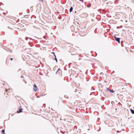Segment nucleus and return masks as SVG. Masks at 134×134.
Segmentation results:
<instances>
[{
    "instance_id": "nucleus-1",
    "label": "nucleus",
    "mask_w": 134,
    "mask_h": 134,
    "mask_svg": "<svg viewBox=\"0 0 134 134\" xmlns=\"http://www.w3.org/2000/svg\"><path fill=\"white\" fill-rule=\"evenodd\" d=\"M114 37L115 39V40L118 42V43H120V38H117L115 36Z\"/></svg>"
},
{
    "instance_id": "nucleus-2",
    "label": "nucleus",
    "mask_w": 134,
    "mask_h": 134,
    "mask_svg": "<svg viewBox=\"0 0 134 134\" xmlns=\"http://www.w3.org/2000/svg\"><path fill=\"white\" fill-rule=\"evenodd\" d=\"M37 90V88L35 84H34V90L35 91H36Z\"/></svg>"
},
{
    "instance_id": "nucleus-3",
    "label": "nucleus",
    "mask_w": 134,
    "mask_h": 134,
    "mask_svg": "<svg viewBox=\"0 0 134 134\" xmlns=\"http://www.w3.org/2000/svg\"><path fill=\"white\" fill-rule=\"evenodd\" d=\"M130 110L131 111L132 113L133 114H134V110H133L131 109H130Z\"/></svg>"
},
{
    "instance_id": "nucleus-4",
    "label": "nucleus",
    "mask_w": 134,
    "mask_h": 134,
    "mask_svg": "<svg viewBox=\"0 0 134 134\" xmlns=\"http://www.w3.org/2000/svg\"><path fill=\"white\" fill-rule=\"evenodd\" d=\"M21 112V109H20L19 110V111H18L17 112L18 113H19Z\"/></svg>"
},
{
    "instance_id": "nucleus-5",
    "label": "nucleus",
    "mask_w": 134,
    "mask_h": 134,
    "mask_svg": "<svg viewBox=\"0 0 134 134\" xmlns=\"http://www.w3.org/2000/svg\"><path fill=\"white\" fill-rule=\"evenodd\" d=\"M72 10H73V8H72V7H71V8H70V12H71V11H72Z\"/></svg>"
},
{
    "instance_id": "nucleus-6",
    "label": "nucleus",
    "mask_w": 134,
    "mask_h": 134,
    "mask_svg": "<svg viewBox=\"0 0 134 134\" xmlns=\"http://www.w3.org/2000/svg\"><path fill=\"white\" fill-rule=\"evenodd\" d=\"M2 133H4V130H3L2 131Z\"/></svg>"
},
{
    "instance_id": "nucleus-7",
    "label": "nucleus",
    "mask_w": 134,
    "mask_h": 134,
    "mask_svg": "<svg viewBox=\"0 0 134 134\" xmlns=\"http://www.w3.org/2000/svg\"><path fill=\"white\" fill-rule=\"evenodd\" d=\"M111 92L113 93L114 92V91H110Z\"/></svg>"
},
{
    "instance_id": "nucleus-8",
    "label": "nucleus",
    "mask_w": 134,
    "mask_h": 134,
    "mask_svg": "<svg viewBox=\"0 0 134 134\" xmlns=\"http://www.w3.org/2000/svg\"><path fill=\"white\" fill-rule=\"evenodd\" d=\"M80 1H81L82 2H83V0H80Z\"/></svg>"
},
{
    "instance_id": "nucleus-9",
    "label": "nucleus",
    "mask_w": 134,
    "mask_h": 134,
    "mask_svg": "<svg viewBox=\"0 0 134 134\" xmlns=\"http://www.w3.org/2000/svg\"><path fill=\"white\" fill-rule=\"evenodd\" d=\"M55 59L56 60V62H57V59L56 58H55Z\"/></svg>"
},
{
    "instance_id": "nucleus-10",
    "label": "nucleus",
    "mask_w": 134,
    "mask_h": 134,
    "mask_svg": "<svg viewBox=\"0 0 134 134\" xmlns=\"http://www.w3.org/2000/svg\"><path fill=\"white\" fill-rule=\"evenodd\" d=\"M11 60H12V58H11Z\"/></svg>"
}]
</instances>
